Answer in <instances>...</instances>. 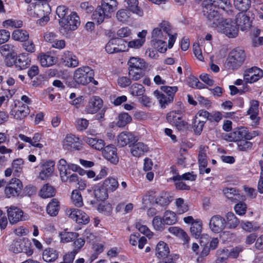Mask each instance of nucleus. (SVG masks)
I'll use <instances>...</instances> for the list:
<instances>
[{
  "instance_id": "48",
  "label": "nucleus",
  "mask_w": 263,
  "mask_h": 263,
  "mask_svg": "<svg viewBox=\"0 0 263 263\" xmlns=\"http://www.w3.org/2000/svg\"><path fill=\"white\" fill-rule=\"evenodd\" d=\"M92 19L97 22V24H101L105 18H109L106 15V13L98 6L96 10L93 12Z\"/></svg>"
},
{
  "instance_id": "29",
  "label": "nucleus",
  "mask_w": 263,
  "mask_h": 263,
  "mask_svg": "<svg viewBox=\"0 0 263 263\" xmlns=\"http://www.w3.org/2000/svg\"><path fill=\"white\" fill-rule=\"evenodd\" d=\"M259 102L256 100H251L250 102V107L247 111V114L250 115V119L256 124L259 121Z\"/></svg>"
},
{
  "instance_id": "16",
  "label": "nucleus",
  "mask_w": 263,
  "mask_h": 263,
  "mask_svg": "<svg viewBox=\"0 0 263 263\" xmlns=\"http://www.w3.org/2000/svg\"><path fill=\"white\" fill-rule=\"evenodd\" d=\"M124 41L120 39H112L105 46L106 51L109 54L123 52L126 50Z\"/></svg>"
},
{
  "instance_id": "27",
  "label": "nucleus",
  "mask_w": 263,
  "mask_h": 263,
  "mask_svg": "<svg viewBox=\"0 0 263 263\" xmlns=\"http://www.w3.org/2000/svg\"><path fill=\"white\" fill-rule=\"evenodd\" d=\"M42 137L43 135L39 133H35L32 138L27 137L23 134H20L18 135V137L21 140L24 142L29 143L32 146L39 148H42L44 146L43 144L40 143V141L42 139Z\"/></svg>"
},
{
  "instance_id": "12",
  "label": "nucleus",
  "mask_w": 263,
  "mask_h": 263,
  "mask_svg": "<svg viewBox=\"0 0 263 263\" xmlns=\"http://www.w3.org/2000/svg\"><path fill=\"white\" fill-rule=\"evenodd\" d=\"M218 29L223 32L229 37H235L238 34V29L236 25H234L229 19L223 20L217 27Z\"/></svg>"
},
{
  "instance_id": "8",
  "label": "nucleus",
  "mask_w": 263,
  "mask_h": 263,
  "mask_svg": "<svg viewBox=\"0 0 263 263\" xmlns=\"http://www.w3.org/2000/svg\"><path fill=\"white\" fill-rule=\"evenodd\" d=\"M30 112V109L27 104L21 101H15L12 105L10 115L17 120H21L26 117Z\"/></svg>"
},
{
  "instance_id": "21",
  "label": "nucleus",
  "mask_w": 263,
  "mask_h": 263,
  "mask_svg": "<svg viewBox=\"0 0 263 263\" xmlns=\"http://www.w3.org/2000/svg\"><path fill=\"white\" fill-rule=\"evenodd\" d=\"M250 12H239L235 18V23L237 26H239L241 30H245L251 26L252 20L249 16Z\"/></svg>"
},
{
  "instance_id": "24",
  "label": "nucleus",
  "mask_w": 263,
  "mask_h": 263,
  "mask_svg": "<svg viewBox=\"0 0 263 263\" xmlns=\"http://www.w3.org/2000/svg\"><path fill=\"white\" fill-rule=\"evenodd\" d=\"M9 250L14 253L24 252L28 256L31 255L33 252L30 246H25L22 240L14 241L10 245Z\"/></svg>"
},
{
  "instance_id": "62",
  "label": "nucleus",
  "mask_w": 263,
  "mask_h": 263,
  "mask_svg": "<svg viewBox=\"0 0 263 263\" xmlns=\"http://www.w3.org/2000/svg\"><path fill=\"white\" fill-rule=\"evenodd\" d=\"M204 121L200 119H196L194 118L193 121V128L195 133L197 135H200L203 129L204 123Z\"/></svg>"
},
{
  "instance_id": "10",
  "label": "nucleus",
  "mask_w": 263,
  "mask_h": 263,
  "mask_svg": "<svg viewBox=\"0 0 263 263\" xmlns=\"http://www.w3.org/2000/svg\"><path fill=\"white\" fill-rule=\"evenodd\" d=\"M67 216L79 224H86L89 221L88 215L81 210L71 208L65 210Z\"/></svg>"
},
{
  "instance_id": "17",
  "label": "nucleus",
  "mask_w": 263,
  "mask_h": 263,
  "mask_svg": "<svg viewBox=\"0 0 263 263\" xmlns=\"http://www.w3.org/2000/svg\"><path fill=\"white\" fill-rule=\"evenodd\" d=\"M263 76V71L258 67H251L243 74L244 80L246 83H252L261 79Z\"/></svg>"
},
{
  "instance_id": "14",
  "label": "nucleus",
  "mask_w": 263,
  "mask_h": 263,
  "mask_svg": "<svg viewBox=\"0 0 263 263\" xmlns=\"http://www.w3.org/2000/svg\"><path fill=\"white\" fill-rule=\"evenodd\" d=\"M226 227V221L224 217L220 215L211 217L209 221V228L214 233H219Z\"/></svg>"
},
{
  "instance_id": "64",
  "label": "nucleus",
  "mask_w": 263,
  "mask_h": 263,
  "mask_svg": "<svg viewBox=\"0 0 263 263\" xmlns=\"http://www.w3.org/2000/svg\"><path fill=\"white\" fill-rule=\"evenodd\" d=\"M89 121L84 118L78 119L76 121V126L79 131H84L88 127Z\"/></svg>"
},
{
  "instance_id": "33",
  "label": "nucleus",
  "mask_w": 263,
  "mask_h": 263,
  "mask_svg": "<svg viewBox=\"0 0 263 263\" xmlns=\"http://www.w3.org/2000/svg\"><path fill=\"white\" fill-rule=\"evenodd\" d=\"M103 186L107 192H112L118 189L119 183L117 178L109 177L104 180Z\"/></svg>"
},
{
  "instance_id": "39",
  "label": "nucleus",
  "mask_w": 263,
  "mask_h": 263,
  "mask_svg": "<svg viewBox=\"0 0 263 263\" xmlns=\"http://www.w3.org/2000/svg\"><path fill=\"white\" fill-rule=\"evenodd\" d=\"M156 254L158 257L162 258L166 256L170 252L167 244L164 241H159L156 247Z\"/></svg>"
},
{
  "instance_id": "9",
  "label": "nucleus",
  "mask_w": 263,
  "mask_h": 263,
  "mask_svg": "<svg viewBox=\"0 0 263 263\" xmlns=\"http://www.w3.org/2000/svg\"><path fill=\"white\" fill-rule=\"evenodd\" d=\"M8 219L11 224H16L20 221H25L29 219L27 214L19 208L15 206L6 207Z\"/></svg>"
},
{
  "instance_id": "31",
  "label": "nucleus",
  "mask_w": 263,
  "mask_h": 263,
  "mask_svg": "<svg viewBox=\"0 0 263 263\" xmlns=\"http://www.w3.org/2000/svg\"><path fill=\"white\" fill-rule=\"evenodd\" d=\"M83 140L91 147L96 150L101 151L105 146L104 140L97 138H91L86 136L83 138Z\"/></svg>"
},
{
  "instance_id": "3",
  "label": "nucleus",
  "mask_w": 263,
  "mask_h": 263,
  "mask_svg": "<svg viewBox=\"0 0 263 263\" xmlns=\"http://www.w3.org/2000/svg\"><path fill=\"white\" fill-rule=\"evenodd\" d=\"M58 168L60 172L61 180L63 182H67L68 175L71 174L70 170L73 172H79L81 170L80 166L73 163H67L64 159H61L58 163Z\"/></svg>"
},
{
  "instance_id": "25",
  "label": "nucleus",
  "mask_w": 263,
  "mask_h": 263,
  "mask_svg": "<svg viewBox=\"0 0 263 263\" xmlns=\"http://www.w3.org/2000/svg\"><path fill=\"white\" fill-rule=\"evenodd\" d=\"M103 156L113 164H117L119 159L117 154V148L114 145H108L104 147Z\"/></svg>"
},
{
  "instance_id": "20",
  "label": "nucleus",
  "mask_w": 263,
  "mask_h": 263,
  "mask_svg": "<svg viewBox=\"0 0 263 263\" xmlns=\"http://www.w3.org/2000/svg\"><path fill=\"white\" fill-rule=\"evenodd\" d=\"M202 5H205V6H209L216 9L217 8L223 10L227 9H228L227 10L228 13H232V11L230 10L232 6L230 0H204Z\"/></svg>"
},
{
  "instance_id": "30",
  "label": "nucleus",
  "mask_w": 263,
  "mask_h": 263,
  "mask_svg": "<svg viewBox=\"0 0 263 263\" xmlns=\"http://www.w3.org/2000/svg\"><path fill=\"white\" fill-rule=\"evenodd\" d=\"M168 231L171 234L180 239L183 242V244L187 245L189 243L190 237L187 233L181 228L179 227H170L168 229Z\"/></svg>"
},
{
  "instance_id": "15",
  "label": "nucleus",
  "mask_w": 263,
  "mask_h": 263,
  "mask_svg": "<svg viewBox=\"0 0 263 263\" xmlns=\"http://www.w3.org/2000/svg\"><path fill=\"white\" fill-rule=\"evenodd\" d=\"M117 145L119 147H124L128 145L129 147L132 144L138 141L137 137L129 132H122L117 136Z\"/></svg>"
},
{
  "instance_id": "4",
  "label": "nucleus",
  "mask_w": 263,
  "mask_h": 263,
  "mask_svg": "<svg viewBox=\"0 0 263 263\" xmlns=\"http://www.w3.org/2000/svg\"><path fill=\"white\" fill-rule=\"evenodd\" d=\"M166 120L170 124L179 130H185L188 128V124L183 119V115L179 110L168 112L166 116Z\"/></svg>"
},
{
  "instance_id": "45",
  "label": "nucleus",
  "mask_w": 263,
  "mask_h": 263,
  "mask_svg": "<svg viewBox=\"0 0 263 263\" xmlns=\"http://www.w3.org/2000/svg\"><path fill=\"white\" fill-rule=\"evenodd\" d=\"M163 221L166 224L172 225L177 222L178 218L174 212L167 210L164 213Z\"/></svg>"
},
{
  "instance_id": "36",
  "label": "nucleus",
  "mask_w": 263,
  "mask_h": 263,
  "mask_svg": "<svg viewBox=\"0 0 263 263\" xmlns=\"http://www.w3.org/2000/svg\"><path fill=\"white\" fill-rule=\"evenodd\" d=\"M128 74L134 81H138L144 75V70L141 67H130Z\"/></svg>"
},
{
  "instance_id": "2",
  "label": "nucleus",
  "mask_w": 263,
  "mask_h": 263,
  "mask_svg": "<svg viewBox=\"0 0 263 263\" xmlns=\"http://www.w3.org/2000/svg\"><path fill=\"white\" fill-rule=\"evenodd\" d=\"M28 14L32 17H40L43 15L49 14L51 11L49 5L41 2L31 3L27 7Z\"/></svg>"
},
{
  "instance_id": "37",
  "label": "nucleus",
  "mask_w": 263,
  "mask_h": 263,
  "mask_svg": "<svg viewBox=\"0 0 263 263\" xmlns=\"http://www.w3.org/2000/svg\"><path fill=\"white\" fill-rule=\"evenodd\" d=\"M202 230V222L199 219H195V222L193 223L190 228L191 234L196 238L200 237Z\"/></svg>"
},
{
  "instance_id": "7",
  "label": "nucleus",
  "mask_w": 263,
  "mask_h": 263,
  "mask_svg": "<svg viewBox=\"0 0 263 263\" xmlns=\"http://www.w3.org/2000/svg\"><path fill=\"white\" fill-rule=\"evenodd\" d=\"M61 30L65 32L75 30L80 24V18L76 12H71L66 18L59 21Z\"/></svg>"
},
{
  "instance_id": "52",
  "label": "nucleus",
  "mask_w": 263,
  "mask_h": 263,
  "mask_svg": "<svg viewBox=\"0 0 263 263\" xmlns=\"http://www.w3.org/2000/svg\"><path fill=\"white\" fill-rule=\"evenodd\" d=\"M12 38L21 42H25L29 38V33L25 30L16 29L12 33Z\"/></svg>"
},
{
  "instance_id": "46",
  "label": "nucleus",
  "mask_w": 263,
  "mask_h": 263,
  "mask_svg": "<svg viewBox=\"0 0 263 263\" xmlns=\"http://www.w3.org/2000/svg\"><path fill=\"white\" fill-rule=\"evenodd\" d=\"M132 121V117L126 112H122L118 115L116 125L118 127H123L130 123Z\"/></svg>"
},
{
  "instance_id": "51",
  "label": "nucleus",
  "mask_w": 263,
  "mask_h": 263,
  "mask_svg": "<svg viewBox=\"0 0 263 263\" xmlns=\"http://www.w3.org/2000/svg\"><path fill=\"white\" fill-rule=\"evenodd\" d=\"M172 200V196L168 193H161L156 199V202L161 205L166 206L170 204Z\"/></svg>"
},
{
  "instance_id": "43",
  "label": "nucleus",
  "mask_w": 263,
  "mask_h": 263,
  "mask_svg": "<svg viewBox=\"0 0 263 263\" xmlns=\"http://www.w3.org/2000/svg\"><path fill=\"white\" fill-rule=\"evenodd\" d=\"M63 64L65 66H78V60L75 55H73L69 52L65 53L62 58Z\"/></svg>"
},
{
  "instance_id": "63",
  "label": "nucleus",
  "mask_w": 263,
  "mask_h": 263,
  "mask_svg": "<svg viewBox=\"0 0 263 263\" xmlns=\"http://www.w3.org/2000/svg\"><path fill=\"white\" fill-rule=\"evenodd\" d=\"M196 176L194 175L192 173H186L183 174L181 176L180 175H176L174 176L172 179L174 181H180L182 179L186 180H190L194 181L195 180Z\"/></svg>"
},
{
  "instance_id": "22",
  "label": "nucleus",
  "mask_w": 263,
  "mask_h": 263,
  "mask_svg": "<svg viewBox=\"0 0 263 263\" xmlns=\"http://www.w3.org/2000/svg\"><path fill=\"white\" fill-rule=\"evenodd\" d=\"M234 138L236 142H239L242 139L246 140H251L253 138L258 135V133L256 131L249 132L248 128L245 127H240L233 131Z\"/></svg>"
},
{
  "instance_id": "35",
  "label": "nucleus",
  "mask_w": 263,
  "mask_h": 263,
  "mask_svg": "<svg viewBox=\"0 0 263 263\" xmlns=\"http://www.w3.org/2000/svg\"><path fill=\"white\" fill-rule=\"evenodd\" d=\"M154 95L159 101L161 108H165L166 106L173 102L171 97L166 96L162 92L158 90H156L154 92Z\"/></svg>"
},
{
  "instance_id": "53",
  "label": "nucleus",
  "mask_w": 263,
  "mask_h": 263,
  "mask_svg": "<svg viewBox=\"0 0 263 263\" xmlns=\"http://www.w3.org/2000/svg\"><path fill=\"white\" fill-rule=\"evenodd\" d=\"M39 58L41 66H53L57 62L55 58L45 54H41Z\"/></svg>"
},
{
  "instance_id": "47",
  "label": "nucleus",
  "mask_w": 263,
  "mask_h": 263,
  "mask_svg": "<svg viewBox=\"0 0 263 263\" xmlns=\"http://www.w3.org/2000/svg\"><path fill=\"white\" fill-rule=\"evenodd\" d=\"M251 0H234L233 4L236 9L242 12H246L251 6Z\"/></svg>"
},
{
  "instance_id": "11",
  "label": "nucleus",
  "mask_w": 263,
  "mask_h": 263,
  "mask_svg": "<svg viewBox=\"0 0 263 263\" xmlns=\"http://www.w3.org/2000/svg\"><path fill=\"white\" fill-rule=\"evenodd\" d=\"M246 59L245 51L237 48L233 49L229 54L227 59V65L229 66H240Z\"/></svg>"
},
{
  "instance_id": "1",
  "label": "nucleus",
  "mask_w": 263,
  "mask_h": 263,
  "mask_svg": "<svg viewBox=\"0 0 263 263\" xmlns=\"http://www.w3.org/2000/svg\"><path fill=\"white\" fill-rule=\"evenodd\" d=\"M94 77V71L90 67H80L73 74V81L78 85H86L91 82Z\"/></svg>"
},
{
  "instance_id": "61",
  "label": "nucleus",
  "mask_w": 263,
  "mask_h": 263,
  "mask_svg": "<svg viewBox=\"0 0 263 263\" xmlns=\"http://www.w3.org/2000/svg\"><path fill=\"white\" fill-rule=\"evenodd\" d=\"M105 189L97 187L94 190L93 194L98 200H104L108 197V194Z\"/></svg>"
},
{
  "instance_id": "50",
  "label": "nucleus",
  "mask_w": 263,
  "mask_h": 263,
  "mask_svg": "<svg viewBox=\"0 0 263 263\" xmlns=\"http://www.w3.org/2000/svg\"><path fill=\"white\" fill-rule=\"evenodd\" d=\"M71 199L73 204L76 206L80 208L83 205L82 196L79 190H74L72 192Z\"/></svg>"
},
{
  "instance_id": "38",
  "label": "nucleus",
  "mask_w": 263,
  "mask_h": 263,
  "mask_svg": "<svg viewBox=\"0 0 263 263\" xmlns=\"http://www.w3.org/2000/svg\"><path fill=\"white\" fill-rule=\"evenodd\" d=\"M226 226L229 229H235L239 223V220L233 212H228L225 216Z\"/></svg>"
},
{
  "instance_id": "13",
  "label": "nucleus",
  "mask_w": 263,
  "mask_h": 263,
  "mask_svg": "<svg viewBox=\"0 0 263 263\" xmlns=\"http://www.w3.org/2000/svg\"><path fill=\"white\" fill-rule=\"evenodd\" d=\"M22 188V182L17 178H12L5 187V194L8 198L16 196L20 194Z\"/></svg>"
},
{
  "instance_id": "6",
  "label": "nucleus",
  "mask_w": 263,
  "mask_h": 263,
  "mask_svg": "<svg viewBox=\"0 0 263 263\" xmlns=\"http://www.w3.org/2000/svg\"><path fill=\"white\" fill-rule=\"evenodd\" d=\"M203 15L208 18L212 27H217L223 20L217 9L202 5Z\"/></svg>"
},
{
  "instance_id": "34",
  "label": "nucleus",
  "mask_w": 263,
  "mask_h": 263,
  "mask_svg": "<svg viewBox=\"0 0 263 263\" xmlns=\"http://www.w3.org/2000/svg\"><path fill=\"white\" fill-rule=\"evenodd\" d=\"M226 197L233 202L243 199L242 196L234 188H226L223 190Z\"/></svg>"
},
{
  "instance_id": "54",
  "label": "nucleus",
  "mask_w": 263,
  "mask_h": 263,
  "mask_svg": "<svg viewBox=\"0 0 263 263\" xmlns=\"http://www.w3.org/2000/svg\"><path fill=\"white\" fill-rule=\"evenodd\" d=\"M187 83L188 85L192 88L197 89H203L206 88L205 85L194 76H190L187 78Z\"/></svg>"
},
{
  "instance_id": "56",
  "label": "nucleus",
  "mask_w": 263,
  "mask_h": 263,
  "mask_svg": "<svg viewBox=\"0 0 263 263\" xmlns=\"http://www.w3.org/2000/svg\"><path fill=\"white\" fill-rule=\"evenodd\" d=\"M60 235L61 241L65 242L73 241L78 237V234L75 232H63Z\"/></svg>"
},
{
  "instance_id": "59",
  "label": "nucleus",
  "mask_w": 263,
  "mask_h": 263,
  "mask_svg": "<svg viewBox=\"0 0 263 263\" xmlns=\"http://www.w3.org/2000/svg\"><path fill=\"white\" fill-rule=\"evenodd\" d=\"M4 27L20 28L23 26V22L21 20L9 19L3 22Z\"/></svg>"
},
{
  "instance_id": "55",
  "label": "nucleus",
  "mask_w": 263,
  "mask_h": 263,
  "mask_svg": "<svg viewBox=\"0 0 263 263\" xmlns=\"http://www.w3.org/2000/svg\"><path fill=\"white\" fill-rule=\"evenodd\" d=\"M16 65L15 66H27L31 64V59L28 54L24 53L16 56Z\"/></svg>"
},
{
  "instance_id": "44",
  "label": "nucleus",
  "mask_w": 263,
  "mask_h": 263,
  "mask_svg": "<svg viewBox=\"0 0 263 263\" xmlns=\"http://www.w3.org/2000/svg\"><path fill=\"white\" fill-rule=\"evenodd\" d=\"M55 193V190L52 186L46 184L41 189L39 195L43 198H47L53 197Z\"/></svg>"
},
{
  "instance_id": "19",
  "label": "nucleus",
  "mask_w": 263,
  "mask_h": 263,
  "mask_svg": "<svg viewBox=\"0 0 263 263\" xmlns=\"http://www.w3.org/2000/svg\"><path fill=\"white\" fill-rule=\"evenodd\" d=\"M81 143L80 139L73 134H67L63 141V146L65 149L79 150Z\"/></svg>"
},
{
  "instance_id": "41",
  "label": "nucleus",
  "mask_w": 263,
  "mask_h": 263,
  "mask_svg": "<svg viewBox=\"0 0 263 263\" xmlns=\"http://www.w3.org/2000/svg\"><path fill=\"white\" fill-rule=\"evenodd\" d=\"M60 209L59 202L57 199H53L46 207L47 213L51 216H55Z\"/></svg>"
},
{
  "instance_id": "23",
  "label": "nucleus",
  "mask_w": 263,
  "mask_h": 263,
  "mask_svg": "<svg viewBox=\"0 0 263 263\" xmlns=\"http://www.w3.org/2000/svg\"><path fill=\"white\" fill-rule=\"evenodd\" d=\"M103 106L102 100L98 96H93L89 100L88 105L85 108L86 114H94L97 112Z\"/></svg>"
},
{
  "instance_id": "26",
  "label": "nucleus",
  "mask_w": 263,
  "mask_h": 263,
  "mask_svg": "<svg viewBox=\"0 0 263 263\" xmlns=\"http://www.w3.org/2000/svg\"><path fill=\"white\" fill-rule=\"evenodd\" d=\"M130 147L131 154L136 157H141L149 151L148 145L141 142L134 143Z\"/></svg>"
},
{
  "instance_id": "28",
  "label": "nucleus",
  "mask_w": 263,
  "mask_h": 263,
  "mask_svg": "<svg viewBox=\"0 0 263 263\" xmlns=\"http://www.w3.org/2000/svg\"><path fill=\"white\" fill-rule=\"evenodd\" d=\"M118 3L116 0H102L101 5L98 6L108 17L117 9Z\"/></svg>"
},
{
  "instance_id": "32",
  "label": "nucleus",
  "mask_w": 263,
  "mask_h": 263,
  "mask_svg": "<svg viewBox=\"0 0 263 263\" xmlns=\"http://www.w3.org/2000/svg\"><path fill=\"white\" fill-rule=\"evenodd\" d=\"M58 251L53 248H47L43 252V259L47 262H54L58 259Z\"/></svg>"
},
{
  "instance_id": "57",
  "label": "nucleus",
  "mask_w": 263,
  "mask_h": 263,
  "mask_svg": "<svg viewBox=\"0 0 263 263\" xmlns=\"http://www.w3.org/2000/svg\"><path fill=\"white\" fill-rule=\"evenodd\" d=\"M130 16V13L126 9H120L116 13L117 20L122 23L127 22Z\"/></svg>"
},
{
  "instance_id": "42",
  "label": "nucleus",
  "mask_w": 263,
  "mask_h": 263,
  "mask_svg": "<svg viewBox=\"0 0 263 263\" xmlns=\"http://www.w3.org/2000/svg\"><path fill=\"white\" fill-rule=\"evenodd\" d=\"M127 5V7L129 10L134 13H136L140 16H142L143 14V12L138 7V0H124Z\"/></svg>"
},
{
  "instance_id": "18",
  "label": "nucleus",
  "mask_w": 263,
  "mask_h": 263,
  "mask_svg": "<svg viewBox=\"0 0 263 263\" xmlns=\"http://www.w3.org/2000/svg\"><path fill=\"white\" fill-rule=\"evenodd\" d=\"M54 162L52 160L41 163L39 165L41 171L39 174V178L44 180L51 176L54 170Z\"/></svg>"
},
{
  "instance_id": "58",
  "label": "nucleus",
  "mask_w": 263,
  "mask_h": 263,
  "mask_svg": "<svg viewBox=\"0 0 263 263\" xmlns=\"http://www.w3.org/2000/svg\"><path fill=\"white\" fill-rule=\"evenodd\" d=\"M160 89L167 95V97H171L173 101L174 100L175 94L178 91V87L177 86H161Z\"/></svg>"
},
{
  "instance_id": "60",
  "label": "nucleus",
  "mask_w": 263,
  "mask_h": 263,
  "mask_svg": "<svg viewBox=\"0 0 263 263\" xmlns=\"http://www.w3.org/2000/svg\"><path fill=\"white\" fill-rule=\"evenodd\" d=\"M152 224L154 228L157 231H162L165 227V223L160 216H155L153 220Z\"/></svg>"
},
{
  "instance_id": "49",
  "label": "nucleus",
  "mask_w": 263,
  "mask_h": 263,
  "mask_svg": "<svg viewBox=\"0 0 263 263\" xmlns=\"http://www.w3.org/2000/svg\"><path fill=\"white\" fill-rule=\"evenodd\" d=\"M143 86L138 83H134L129 88V93L133 96H140L145 92Z\"/></svg>"
},
{
  "instance_id": "5",
  "label": "nucleus",
  "mask_w": 263,
  "mask_h": 263,
  "mask_svg": "<svg viewBox=\"0 0 263 263\" xmlns=\"http://www.w3.org/2000/svg\"><path fill=\"white\" fill-rule=\"evenodd\" d=\"M152 38L153 46L155 48H157L160 52L164 53L166 51V43L164 40H166L167 37L162 32L159 26L154 29L153 30Z\"/></svg>"
},
{
  "instance_id": "40",
  "label": "nucleus",
  "mask_w": 263,
  "mask_h": 263,
  "mask_svg": "<svg viewBox=\"0 0 263 263\" xmlns=\"http://www.w3.org/2000/svg\"><path fill=\"white\" fill-rule=\"evenodd\" d=\"M175 205L177 212L179 214H182L189 210V205L187 202L185 201L182 198H178L175 200Z\"/></svg>"
}]
</instances>
